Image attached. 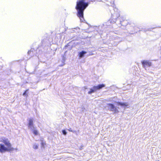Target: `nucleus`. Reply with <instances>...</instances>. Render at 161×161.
Wrapping results in <instances>:
<instances>
[{
    "label": "nucleus",
    "instance_id": "obj_1",
    "mask_svg": "<svg viewBox=\"0 0 161 161\" xmlns=\"http://www.w3.org/2000/svg\"><path fill=\"white\" fill-rule=\"evenodd\" d=\"M86 0H78L75 8L77 10V15L80 19L83 18L84 11L88 5V3Z\"/></svg>",
    "mask_w": 161,
    "mask_h": 161
},
{
    "label": "nucleus",
    "instance_id": "obj_2",
    "mask_svg": "<svg viewBox=\"0 0 161 161\" xmlns=\"http://www.w3.org/2000/svg\"><path fill=\"white\" fill-rule=\"evenodd\" d=\"M0 142L3 143L5 145L7 146L6 147L3 144H0V152L1 153H4L6 152H11L13 151L14 149L12 147V145L9 140L6 138H1Z\"/></svg>",
    "mask_w": 161,
    "mask_h": 161
},
{
    "label": "nucleus",
    "instance_id": "obj_3",
    "mask_svg": "<svg viewBox=\"0 0 161 161\" xmlns=\"http://www.w3.org/2000/svg\"><path fill=\"white\" fill-rule=\"evenodd\" d=\"M107 105L110 111H113L114 113H118L119 112V111L117 108L112 103H108Z\"/></svg>",
    "mask_w": 161,
    "mask_h": 161
},
{
    "label": "nucleus",
    "instance_id": "obj_4",
    "mask_svg": "<svg viewBox=\"0 0 161 161\" xmlns=\"http://www.w3.org/2000/svg\"><path fill=\"white\" fill-rule=\"evenodd\" d=\"M142 63L143 67L144 68L146 67H149L151 66L152 63L151 62L148 60H143L142 61Z\"/></svg>",
    "mask_w": 161,
    "mask_h": 161
},
{
    "label": "nucleus",
    "instance_id": "obj_5",
    "mask_svg": "<svg viewBox=\"0 0 161 161\" xmlns=\"http://www.w3.org/2000/svg\"><path fill=\"white\" fill-rule=\"evenodd\" d=\"M105 86V85L104 84H99L97 86H95L97 91L99 90L102 89L103 87Z\"/></svg>",
    "mask_w": 161,
    "mask_h": 161
},
{
    "label": "nucleus",
    "instance_id": "obj_6",
    "mask_svg": "<svg viewBox=\"0 0 161 161\" xmlns=\"http://www.w3.org/2000/svg\"><path fill=\"white\" fill-rule=\"evenodd\" d=\"M28 127L30 128L33 127V120L32 119H29L28 120Z\"/></svg>",
    "mask_w": 161,
    "mask_h": 161
},
{
    "label": "nucleus",
    "instance_id": "obj_7",
    "mask_svg": "<svg viewBox=\"0 0 161 161\" xmlns=\"http://www.w3.org/2000/svg\"><path fill=\"white\" fill-rule=\"evenodd\" d=\"M97 90L95 88V86H93L92 88L90 89V91L88 92V93L89 94H91L92 93L94 92L97 91Z\"/></svg>",
    "mask_w": 161,
    "mask_h": 161
},
{
    "label": "nucleus",
    "instance_id": "obj_8",
    "mask_svg": "<svg viewBox=\"0 0 161 161\" xmlns=\"http://www.w3.org/2000/svg\"><path fill=\"white\" fill-rule=\"evenodd\" d=\"M117 104L118 105H120L122 107H127L128 105V104L126 103L117 102Z\"/></svg>",
    "mask_w": 161,
    "mask_h": 161
},
{
    "label": "nucleus",
    "instance_id": "obj_9",
    "mask_svg": "<svg viewBox=\"0 0 161 161\" xmlns=\"http://www.w3.org/2000/svg\"><path fill=\"white\" fill-rule=\"evenodd\" d=\"M86 52L85 51H82L79 53V57L81 58L84 56V55L86 54Z\"/></svg>",
    "mask_w": 161,
    "mask_h": 161
},
{
    "label": "nucleus",
    "instance_id": "obj_10",
    "mask_svg": "<svg viewBox=\"0 0 161 161\" xmlns=\"http://www.w3.org/2000/svg\"><path fill=\"white\" fill-rule=\"evenodd\" d=\"M38 144H35L33 145V147L35 149H37L38 148Z\"/></svg>",
    "mask_w": 161,
    "mask_h": 161
},
{
    "label": "nucleus",
    "instance_id": "obj_11",
    "mask_svg": "<svg viewBox=\"0 0 161 161\" xmlns=\"http://www.w3.org/2000/svg\"><path fill=\"white\" fill-rule=\"evenodd\" d=\"M33 132L35 135H38V132L36 130H33Z\"/></svg>",
    "mask_w": 161,
    "mask_h": 161
},
{
    "label": "nucleus",
    "instance_id": "obj_12",
    "mask_svg": "<svg viewBox=\"0 0 161 161\" xmlns=\"http://www.w3.org/2000/svg\"><path fill=\"white\" fill-rule=\"evenodd\" d=\"M29 89H27L23 93V96H27V92L28 91Z\"/></svg>",
    "mask_w": 161,
    "mask_h": 161
},
{
    "label": "nucleus",
    "instance_id": "obj_13",
    "mask_svg": "<svg viewBox=\"0 0 161 161\" xmlns=\"http://www.w3.org/2000/svg\"><path fill=\"white\" fill-rule=\"evenodd\" d=\"M46 144V143L45 142H42L41 143V145L42 147H44V146Z\"/></svg>",
    "mask_w": 161,
    "mask_h": 161
},
{
    "label": "nucleus",
    "instance_id": "obj_14",
    "mask_svg": "<svg viewBox=\"0 0 161 161\" xmlns=\"http://www.w3.org/2000/svg\"><path fill=\"white\" fill-rule=\"evenodd\" d=\"M62 132H63V134L64 135H66V131L64 130H63V131H62Z\"/></svg>",
    "mask_w": 161,
    "mask_h": 161
},
{
    "label": "nucleus",
    "instance_id": "obj_15",
    "mask_svg": "<svg viewBox=\"0 0 161 161\" xmlns=\"http://www.w3.org/2000/svg\"><path fill=\"white\" fill-rule=\"evenodd\" d=\"M69 130L70 131H72V130H71L70 129Z\"/></svg>",
    "mask_w": 161,
    "mask_h": 161
}]
</instances>
